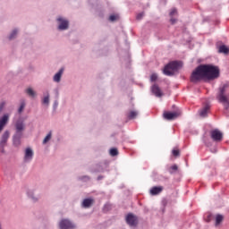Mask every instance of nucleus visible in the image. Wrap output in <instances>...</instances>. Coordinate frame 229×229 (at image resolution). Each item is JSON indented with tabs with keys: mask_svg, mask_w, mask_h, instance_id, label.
<instances>
[{
	"mask_svg": "<svg viewBox=\"0 0 229 229\" xmlns=\"http://www.w3.org/2000/svg\"><path fill=\"white\" fill-rule=\"evenodd\" d=\"M15 126V133L13 136V144L15 148H19L21 146V139H22V131L25 130L24 121L19 119L14 123Z\"/></svg>",
	"mask_w": 229,
	"mask_h": 229,
	"instance_id": "f257e3e1",
	"label": "nucleus"
},
{
	"mask_svg": "<svg viewBox=\"0 0 229 229\" xmlns=\"http://www.w3.org/2000/svg\"><path fill=\"white\" fill-rule=\"evenodd\" d=\"M202 80H207L205 64L197 66L190 77V81H191V83H198Z\"/></svg>",
	"mask_w": 229,
	"mask_h": 229,
	"instance_id": "f03ea898",
	"label": "nucleus"
},
{
	"mask_svg": "<svg viewBox=\"0 0 229 229\" xmlns=\"http://www.w3.org/2000/svg\"><path fill=\"white\" fill-rule=\"evenodd\" d=\"M206 69V80L208 81H213V80H217L219 78L221 72L219 66L214 64H204Z\"/></svg>",
	"mask_w": 229,
	"mask_h": 229,
	"instance_id": "7ed1b4c3",
	"label": "nucleus"
},
{
	"mask_svg": "<svg viewBox=\"0 0 229 229\" xmlns=\"http://www.w3.org/2000/svg\"><path fill=\"white\" fill-rule=\"evenodd\" d=\"M181 62L178 61H172L170 63H168L164 70H163V74H165V76H174V72H167V69H171L172 71H178L181 67Z\"/></svg>",
	"mask_w": 229,
	"mask_h": 229,
	"instance_id": "20e7f679",
	"label": "nucleus"
},
{
	"mask_svg": "<svg viewBox=\"0 0 229 229\" xmlns=\"http://www.w3.org/2000/svg\"><path fill=\"white\" fill-rule=\"evenodd\" d=\"M226 89H228L227 84H224L219 88V91L216 96V99H218L219 103H228V98L225 95L226 93Z\"/></svg>",
	"mask_w": 229,
	"mask_h": 229,
	"instance_id": "39448f33",
	"label": "nucleus"
},
{
	"mask_svg": "<svg viewBox=\"0 0 229 229\" xmlns=\"http://www.w3.org/2000/svg\"><path fill=\"white\" fill-rule=\"evenodd\" d=\"M108 169V162L105 161L104 163L97 164L92 168H90V173H105Z\"/></svg>",
	"mask_w": 229,
	"mask_h": 229,
	"instance_id": "423d86ee",
	"label": "nucleus"
},
{
	"mask_svg": "<svg viewBox=\"0 0 229 229\" xmlns=\"http://www.w3.org/2000/svg\"><path fill=\"white\" fill-rule=\"evenodd\" d=\"M182 115V110L177 109L174 112H165L164 113V117L166 121H174V119H178Z\"/></svg>",
	"mask_w": 229,
	"mask_h": 229,
	"instance_id": "0eeeda50",
	"label": "nucleus"
},
{
	"mask_svg": "<svg viewBox=\"0 0 229 229\" xmlns=\"http://www.w3.org/2000/svg\"><path fill=\"white\" fill-rule=\"evenodd\" d=\"M125 221L129 226H133L134 228L139 225V217L133 213H129L125 217Z\"/></svg>",
	"mask_w": 229,
	"mask_h": 229,
	"instance_id": "6e6552de",
	"label": "nucleus"
},
{
	"mask_svg": "<svg viewBox=\"0 0 229 229\" xmlns=\"http://www.w3.org/2000/svg\"><path fill=\"white\" fill-rule=\"evenodd\" d=\"M57 22H58V27L57 30H59V31H65V30H69V21L65 20L64 17L59 16L56 19Z\"/></svg>",
	"mask_w": 229,
	"mask_h": 229,
	"instance_id": "1a4fd4ad",
	"label": "nucleus"
},
{
	"mask_svg": "<svg viewBox=\"0 0 229 229\" xmlns=\"http://www.w3.org/2000/svg\"><path fill=\"white\" fill-rule=\"evenodd\" d=\"M60 229H76V225L69 219H62L59 223Z\"/></svg>",
	"mask_w": 229,
	"mask_h": 229,
	"instance_id": "9d476101",
	"label": "nucleus"
},
{
	"mask_svg": "<svg viewBox=\"0 0 229 229\" xmlns=\"http://www.w3.org/2000/svg\"><path fill=\"white\" fill-rule=\"evenodd\" d=\"M8 139H10V131H5L0 140V153H4V147L6 146V142H8Z\"/></svg>",
	"mask_w": 229,
	"mask_h": 229,
	"instance_id": "9b49d317",
	"label": "nucleus"
},
{
	"mask_svg": "<svg viewBox=\"0 0 229 229\" xmlns=\"http://www.w3.org/2000/svg\"><path fill=\"white\" fill-rule=\"evenodd\" d=\"M33 155H34L33 149L31 148H27L25 149L23 162L25 164H30V162H31V160H33Z\"/></svg>",
	"mask_w": 229,
	"mask_h": 229,
	"instance_id": "f8f14e48",
	"label": "nucleus"
},
{
	"mask_svg": "<svg viewBox=\"0 0 229 229\" xmlns=\"http://www.w3.org/2000/svg\"><path fill=\"white\" fill-rule=\"evenodd\" d=\"M210 135L215 142H221L223 140V133L217 129L211 131Z\"/></svg>",
	"mask_w": 229,
	"mask_h": 229,
	"instance_id": "ddd939ff",
	"label": "nucleus"
},
{
	"mask_svg": "<svg viewBox=\"0 0 229 229\" xmlns=\"http://www.w3.org/2000/svg\"><path fill=\"white\" fill-rule=\"evenodd\" d=\"M151 92L154 94L156 98H162L164 93H162V89L157 84L152 85Z\"/></svg>",
	"mask_w": 229,
	"mask_h": 229,
	"instance_id": "4468645a",
	"label": "nucleus"
},
{
	"mask_svg": "<svg viewBox=\"0 0 229 229\" xmlns=\"http://www.w3.org/2000/svg\"><path fill=\"white\" fill-rule=\"evenodd\" d=\"M64 71H65L64 68H61L53 77V81L55 83H60L62 81V76L64 74Z\"/></svg>",
	"mask_w": 229,
	"mask_h": 229,
	"instance_id": "2eb2a0df",
	"label": "nucleus"
},
{
	"mask_svg": "<svg viewBox=\"0 0 229 229\" xmlns=\"http://www.w3.org/2000/svg\"><path fill=\"white\" fill-rule=\"evenodd\" d=\"M92 205H94L93 199L87 198V199H83L81 207H82V208H90V207H92Z\"/></svg>",
	"mask_w": 229,
	"mask_h": 229,
	"instance_id": "dca6fc26",
	"label": "nucleus"
},
{
	"mask_svg": "<svg viewBox=\"0 0 229 229\" xmlns=\"http://www.w3.org/2000/svg\"><path fill=\"white\" fill-rule=\"evenodd\" d=\"M164 191L163 186H154L150 189V194L151 196H157V194H160Z\"/></svg>",
	"mask_w": 229,
	"mask_h": 229,
	"instance_id": "f3484780",
	"label": "nucleus"
},
{
	"mask_svg": "<svg viewBox=\"0 0 229 229\" xmlns=\"http://www.w3.org/2000/svg\"><path fill=\"white\" fill-rule=\"evenodd\" d=\"M25 94H27L29 98H37V91H34L32 88H27L25 89Z\"/></svg>",
	"mask_w": 229,
	"mask_h": 229,
	"instance_id": "a211bd4d",
	"label": "nucleus"
},
{
	"mask_svg": "<svg viewBox=\"0 0 229 229\" xmlns=\"http://www.w3.org/2000/svg\"><path fill=\"white\" fill-rule=\"evenodd\" d=\"M208 110H210L209 106H205L200 111H199V115L200 117H207L208 114Z\"/></svg>",
	"mask_w": 229,
	"mask_h": 229,
	"instance_id": "6ab92c4d",
	"label": "nucleus"
},
{
	"mask_svg": "<svg viewBox=\"0 0 229 229\" xmlns=\"http://www.w3.org/2000/svg\"><path fill=\"white\" fill-rule=\"evenodd\" d=\"M218 53L224 54V55H228L229 53V48L225 45H222L218 47Z\"/></svg>",
	"mask_w": 229,
	"mask_h": 229,
	"instance_id": "aec40b11",
	"label": "nucleus"
},
{
	"mask_svg": "<svg viewBox=\"0 0 229 229\" xmlns=\"http://www.w3.org/2000/svg\"><path fill=\"white\" fill-rule=\"evenodd\" d=\"M19 33V29H14L12 30L10 35L8 36L9 40H13L17 38V34Z\"/></svg>",
	"mask_w": 229,
	"mask_h": 229,
	"instance_id": "412c9836",
	"label": "nucleus"
},
{
	"mask_svg": "<svg viewBox=\"0 0 229 229\" xmlns=\"http://www.w3.org/2000/svg\"><path fill=\"white\" fill-rule=\"evenodd\" d=\"M24 108H26V100L21 99L20 102V107L18 108V114H22V112H24Z\"/></svg>",
	"mask_w": 229,
	"mask_h": 229,
	"instance_id": "4be33fe9",
	"label": "nucleus"
},
{
	"mask_svg": "<svg viewBox=\"0 0 229 229\" xmlns=\"http://www.w3.org/2000/svg\"><path fill=\"white\" fill-rule=\"evenodd\" d=\"M10 115H8V114H4L0 120V124H2L3 126H6V123H8Z\"/></svg>",
	"mask_w": 229,
	"mask_h": 229,
	"instance_id": "5701e85b",
	"label": "nucleus"
},
{
	"mask_svg": "<svg viewBox=\"0 0 229 229\" xmlns=\"http://www.w3.org/2000/svg\"><path fill=\"white\" fill-rule=\"evenodd\" d=\"M42 104L49 106V91L47 92V96H45L42 99Z\"/></svg>",
	"mask_w": 229,
	"mask_h": 229,
	"instance_id": "b1692460",
	"label": "nucleus"
},
{
	"mask_svg": "<svg viewBox=\"0 0 229 229\" xmlns=\"http://www.w3.org/2000/svg\"><path fill=\"white\" fill-rule=\"evenodd\" d=\"M137 115H139V113H137V111H131L127 117L128 119L131 120V119H135V117H137Z\"/></svg>",
	"mask_w": 229,
	"mask_h": 229,
	"instance_id": "393cba45",
	"label": "nucleus"
},
{
	"mask_svg": "<svg viewBox=\"0 0 229 229\" xmlns=\"http://www.w3.org/2000/svg\"><path fill=\"white\" fill-rule=\"evenodd\" d=\"M51 137H53V131H50L47 135L45 137V139L43 140V144H47L48 140H51Z\"/></svg>",
	"mask_w": 229,
	"mask_h": 229,
	"instance_id": "a878e982",
	"label": "nucleus"
},
{
	"mask_svg": "<svg viewBox=\"0 0 229 229\" xmlns=\"http://www.w3.org/2000/svg\"><path fill=\"white\" fill-rule=\"evenodd\" d=\"M223 222V215H216V226L221 225Z\"/></svg>",
	"mask_w": 229,
	"mask_h": 229,
	"instance_id": "bb28decb",
	"label": "nucleus"
},
{
	"mask_svg": "<svg viewBox=\"0 0 229 229\" xmlns=\"http://www.w3.org/2000/svg\"><path fill=\"white\" fill-rule=\"evenodd\" d=\"M109 153L111 157H117L119 155V150H117L115 148H113L110 149Z\"/></svg>",
	"mask_w": 229,
	"mask_h": 229,
	"instance_id": "cd10ccee",
	"label": "nucleus"
},
{
	"mask_svg": "<svg viewBox=\"0 0 229 229\" xmlns=\"http://www.w3.org/2000/svg\"><path fill=\"white\" fill-rule=\"evenodd\" d=\"M81 182H90V176L89 175H82L78 178Z\"/></svg>",
	"mask_w": 229,
	"mask_h": 229,
	"instance_id": "c85d7f7f",
	"label": "nucleus"
},
{
	"mask_svg": "<svg viewBox=\"0 0 229 229\" xmlns=\"http://www.w3.org/2000/svg\"><path fill=\"white\" fill-rule=\"evenodd\" d=\"M119 19V15L117 14H112L109 16V21L111 22H115V21H117Z\"/></svg>",
	"mask_w": 229,
	"mask_h": 229,
	"instance_id": "c756f323",
	"label": "nucleus"
},
{
	"mask_svg": "<svg viewBox=\"0 0 229 229\" xmlns=\"http://www.w3.org/2000/svg\"><path fill=\"white\" fill-rule=\"evenodd\" d=\"M156 80H158V75H157V73H152L150 76V81H155Z\"/></svg>",
	"mask_w": 229,
	"mask_h": 229,
	"instance_id": "7c9ffc66",
	"label": "nucleus"
},
{
	"mask_svg": "<svg viewBox=\"0 0 229 229\" xmlns=\"http://www.w3.org/2000/svg\"><path fill=\"white\" fill-rule=\"evenodd\" d=\"M4 106H6V102L5 101H2L0 103V114H1V112H3V110H4Z\"/></svg>",
	"mask_w": 229,
	"mask_h": 229,
	"instance_id": "2f4dec72",
	"label": "nucleus"
},
{
	"mask_svg": "<svg viewBox=\"0 0 229 229\" xmlns=\"http://www.w3.org/2000/svg\"><path fill=\"white\" fill-rule=\"evenodd\" d=\"M172 155H173L174 157H180V150H178V149H174V150L172 151Z\"/></svg>",
	"mask_w": 229,
	"mask_h": 229,
	"instance_id": "473e14b6",
	"label": "nucleus"
},
{
	"mask_svg": "<svg viewBox=\"0 0 229 229\" xmlns=\"http://www.w3.org/2000/svg\"><path fill=\"white\" fill-rule=\"evenodd\" d=\"M142 17H144V13H140L137 14L136 19L137 21H141Z\"/></svg>",
	"mask_w": 229,
	"mask_h": 229,
	"instance_id": "72a5a7b5",
	"label": "nucleus"
},
{
	"mask_svg": "<svg viewBox=\"0 0 229 229\" xmlns=\"http://www.w3.org/2000/svg\"><path fill=\"white\" fill-rule=\"evenodd\" d=\"M58 108V100H55L53 104V109L56 110Z\"/></svg>",
	"mask_w": 229,
	"mask_h": 229,
	"instance_id": "f704fd0d",
	"label": "nucleus"
},
{
	"mask_svg": "<svg viewBox=\"0 0 229 229\" xmlns=\"http://www.w3.org/2000/svg\"><path fill=\"white\" fill-rule=\"evenodd\" d=\"M29 197L31 198L32 201H38V199L33 194L29 193Z\"/></svg>",
	"mask_w": 229,
	"mask_h": 229,
	"instance_id": "c9c22d12",
	"label": "nucleus"
},
{
	"mask_svg": "<svg viewBox=\"0 0 229 229\" xmlns=\"http://www.w3.org/2000/svg\"><path fill=\"white\" fill-rule=\"evenodd\" d=\"M176 13H177L176 8L172 9L169 13L170 17H173V15L176 14Z\"/></svg>",
	"mask_w": 229,
	"mask_h": 229,
	"instance_id": "e433bc0d",
	"label": "nucleus"
},
{
	"mask_svg": "<svg viewBox=\"0 0 229 229\" xmlns=\"http://www.w3.org/2000/svg\"><path fill=\"white\" fill-rule=\"evenodd\" d=\"M170 169H171L172 171H178V165H172V166L170 167Z\"/></svg>",
	"mask_w": 229,
	"mask_h": 229,
	"instance_id": "4c0bfd02",
	"label": "nucleus"
},
{
	"mask_svg": "<svg viewBox=\"0 0 229 229\" xmlns=\"http://www.w3.org/2000/svg\"><path fill=\"white\" fill-rule=\"evenodd\" d=\"M103 178H105V176H103V175H98V178H97V180H98V182H100V180H103Z\"/></svg>",
	"mask_w": 229,
	"mask_h": 229,
	"instance_id": "58836bf2",
	"label": "nucleus"
},
{
	"mask_svg": "<svg viewBox=\"0 0 229 229\" xmlns=\"http://www.w3.org/2000/svg\"><path fill=\"white\" fill-rule=\"evenodd\" d=\"M170 22H172V24H174V22H176V19L174 18L170 19Z\"/></svg>",
	"mask_w": 229,
	"mask_h": 229,
	"instance_id": "ea45409f",
	"label": "nucleus"
},
{
	"mask_svg": "<svg viewBox=\"0 0 229 229\" xmlns=\"http://www.w3.org/2000/svg\"><path fill=\"white\" fill-rule=\"evenodd\" d=\"M167 72H174V70H172L171 68H167Z\"/></svg>",
	"mask_w": 229,
	"mask_h": 229,
	"instance_id": "a19ab883",
	"label": "nucleus"
},
{
	"mask_svg": "<svg viewBox=\"0 0 229 229\" xmlns=\"http://www.w3.org/2000/svg\"><path fill=\"white\" fill-rule=\"evenodd\" d=\"M4 128V125L0 123V131H3V129Z\"/></svg>",
	"mask_w": 229,
	"mask_h": 229,
	"instance_id": "79ce46f5",
	"label": "nucleus"
},
{
	"mask_svg": "<svg viewBox=\"0 0 229 229\" xmlns=\"http://www.w3.org/2000/svg\"><path fill=\"white\" fill-rule=\"evenodd\" d=\"M0 229H3V223L0 221Z\"/></svg>",
	"mask_w": 229,
	"mask_h": 229,
	"instance_id": "37998d69",
	"label": "nucleus"
},
{
	"mask_svg": "<svg viewBox=\"0 0 229 229\" xmlns=\"http://www.w3.org/2000/svg\"><path fill=\"white\" fill-rule=\"evenodd\" d=\"M170 174H173V171H170Z\"/></svg>",
	"mask_w": 229,
	"mask_h": 229,
	"instance_id": "c03bdc74",
	"label": "nucleus"
}]
</instances>
